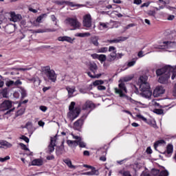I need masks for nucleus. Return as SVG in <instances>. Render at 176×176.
<instances>
[{"label":"nucleus","mask_w":176,"mask_h":176,"mask_svg":"<svg viewBox=\"0 0 176 176\" xmlns=\"http://www.w3.org/2000/svg\"><path fill=\"white\" fill-rule=\"evenodd\" d=\"M133 79V76H128L126 77H124L122 79H121L119 82L118 88H115V93L116 94H118L120 97L122 98H124V100H126L128 102H131V104H134L135 105H138V107H141V105H144V107H146V104L141 103V102H137L131 98L126 96L127 94V88H126V84H124V82H129V80H131Z\"/></svg>","instance_id":"obj_1"},{"label":"nucleus","mask_w":176,"mask_h":176,"mask_svg":"<svg viewBox=\"0 0 176 176\" xmlns=\"http://www.w3.org/2000/svg\"><path fill=\"white\" fill-rule=\"evenodd\" d=\"M138 85L141 91L142 97L150 99L152 97V91L149 83H148V77L146 76H141L138 80Z\"/></svg>","instance_id":"obj_2"},{"label":"nucleus","mask_w":176,"mask_h":176,"mask_svg":"<svg viewBox=\"0 0 176 176\" xmlns=\"http://www.w3.org/2000/svg\"><path fill=\"white\" fill-rule=\"evenodd\" d=\"M172 74L171 79L174 80L176 78V69L173 68L170 65H166L161 69L156 70L157 76H163L164 75H168Z\"/></svg>","instance_id":"obj_3"},{"label":"nucleus","mask_w":176,"mask_h":176,"mask_svg":"<svg viewBox=\"0 0 176 176\" xmlns=\"http://www.w3.org/2000/svg\"><path fill=\"white\" fill-rule=\"evenodd\" d=\"M64 24L67 27H71L72 28L70 29L71 31H75L76 30H79L81 27L80 22L78 20V18L76 16L72 18V17H67L65 19L64 21Z\"/></svg>","instance_id":"obj_4"},{"label":"nucleus","mask_w":176,"mask_h":176,"mask_svg":"<svg viewBox=\"0 0 176 176\" xmlns=\"http://www.w3.org/2000/svg\"><path fill=\"white\" fill-rule=\"evenodd\" d=\"M75 104H76L75 102H71L69 107V112L67 113V118L72 122L75 120V119H76V118L79 116V113H80V108L79 107L75 108Z\"/></svg>","instance_id":"obj_5"},{"label":"nucleus","mask_w":176,"mask_h":176,"mask_svg":"<svg viewBox=\"0 0 176 176\" xmlns=\"http://www.w3.org/2000/svg\"><path fill=\"white\" fill-rule=\"evenodd\" d=\"M41 72L43 75H45L47 78L52 82H56L57 76L54 70L50 69V66H45L41 67Z\"/></svg>","instance_id":"obj_6"},{"label":"nucleus","mask_w":176,"mask_h":176,"mask_svg":"<svg viewBox=\"0 0 176 176\" xmlns=\"http://www.w3.org/2000/svg\"><path fill=\"white\" fill-rule=\"evenodd\" d=\"M98 69V67H97V64L94 63H91L89 64V69L90 71H91V72H93L94 74H91V73L90 72H87V75L89 76L90 78H98L101 76V74H96V72L97 71V69Z\"/></svg>","instance_id":"obj_7"},{"label":"nucleus","mask_w":176,"mask_h":176,"mask_svg":"<svg viewBox=\"0 0 176 176\" xmlns=\"http://www.w3.org/2000/svg\"><path fill=\"white\" fill-rule=\"evenodd\" d=\"M56 3L58 5H67V6H70V8H76V9L84 8L85 6L83 4H78L69 1H57Z\"/></svg>","instance_id":"obj_8"},{"label":"nucleus","mask_w":176,"mask_h":176,"mask_svg":"<svg viewBox=\"0 0 176 176\" xmlns=\"http://www.w3.org/2000/svg\"><path fill=\"white\" fill-rule=\"evenodd\" d=\"M82 25L86 28H90L93 25V19L90 14H86L82 17Z\"/></svg>","instance_id":"obj_9"},{"label":"nucleus","mask_w":176,"mask_h":176,"mask_svg":"<svg viewBox=\"0 0 176 176\" xmlns=\"http://www.w3.org/2000/svg\"><path fill=\"white\" fill-rule=\"evenodd\" d=\"M94 108H96V105L94 104V103H93V102L90 100L86 101L82 107V111H87V115H89V113H90V111H93Z\"/></svg>","instance_id":"obj_10"},{"label":"nucleus","mask_w":176,"mask_h":176,"mask_svg":"<svg viewBox=\"0 0 176 176\" xmlns=\"http://www.w3.org/2000/svg\"><path fill=\"white\" fill-rule=\"evenodd\" d=\"M109 52H110L109 55L108 56V61L112 62L116 60L118 54L116 53V47L113 46H110L109 47Z\"/></svg>","instance_id":"obj_11"},{"label":"nucleus","mask_w":176,"mask_h":176,"mask_svg":"<svg viewBox=\"0 0 176 176\" xmlns=\"http://www.w3.org/2000/svg\"><path fill=\"white\" fill-rule=\"evenodd\" d=\"M164 93H166V89L163 86H157L153 92V96L155 98L162 97V95Z\"/></svg>","instance_id":"obj_12"},{"label":"nucleus","mask_w":176,"mask_h":176,"mask_svg":"<svg viewBox=\"0 0 176 176\" xmlns=\"http://www.w3.org/2000/svg\"><path fill=\"white\" fill-rule=\"evenodd\" d=\"M10 17L9 20L10 21H12L13 23H18V21H20L23 17L21 16V14H16L14 12H10L8 13Z\"/></svg>","instance_id":"obj_13"},{"label":"nucleus","mask_w":176,"mask_h":176,"mask_svg":"<svg viewBox=\"0 0 176 176\" xmlns=\"http://www.w3.org/2000/svg\"><path fill=\"white\" fill-rule=\"evenodd\" d=\"M108 83L107 80H96L93 82L94 86H98V90L102 91L104 90H107V87L102 85L104 83Z\"/></svg>","instance_id":"obj_14"},{"label":"nucleus","mask_w":176,"mask_h":176,"mask_svg":"<svg viewBox=\"0 0 176 176\" xmlns=\"http://www.w3.org/2000/svg\"><path fill=\"white\" fill-rule=\"evenodd\" d=\"M66 90L67 91V97L68 98H72V97H75L76 94V87L72 85H68L66 87Z\"/></svg>","instance_id":"obj_15"},{"label":"nucleus","mask_w":176,"mask_h":176,"mask_svg":"<svg viewBox=\"0 0 176 176\" xmlns=\"http://www.w3.org/2000/svg\"><path fill=\"white\" fill-rule=\"evenodd\" d=\"M175 42L164 41L158 49H175Z\"/></svg>","instance_id":"obj_16"},{"label":"nucleus","mask_w":176,"mask_h":176,"mask_svg":"<svg viewBox=\"0 0 176 176\" xmlns=\"http://www.w3.org/2000/svg\"><path fill=\"white\" fill-rule=\"evenodd\" d=\"M72 135L74 140H77V144L80 148H86V144L83 142L80 136L75 135L74 133H72Z\"/></svg>","instance_id":"obj_17"},{"label":"nucleus","mask_w":176,"mask_h":176,"mask_svg":"<svg viewBox=\"0 0 176 176\" xmlns=\"http://www.w3.org/2000/svg\"><path fill=\"white\" fill-rule=\"evenodd\" d=\"M1 108L3 111H7V109L13 108V103H12L10 100H6L1 104Z\"/></svg>","instance_id":"obj_18"},{"label":"nucleus","mask_w":176,"mask_h":176,"mask_svg":"<svg viewBox=\"0 0 176 176\" xmlns=\"http://www.w3.org/2000/svg\"><path fill=\"white\" fill-rule=\"evenodd\" d=\"M170 76H171V74H165L164 76H160L158 78L159 83H162V85H166V83H168V79H170Z\"/></svg>","instance_id":"obj_19"},{"label":"nucleus","mask_w":176,"mask_h":176,"mask_svg":"<svg viewBox=\"0 0 176 176\" xmlns=\"http://www.w3.org/2000/svg\"><path fill=\"white\" fill-rule=\"evenodd\" d=\"M58 41L59 42H68V43H74V41H75V38H71L68 36H59L58 38Z\"/></svg>","instance_id":"obj_20"},{"label":"nucleus","mask_w":176,"mask_h":176,"mask_svg":"<svg viewBox=\"0 0 176 176\" xmlns=\"http://www.w3.org/2000/svg\"><path fill=\"white\" fill-rule=\"evenodd\" d=\"M13 146V144L11 143H9L7 141L2 140L0 141V148H3V149H8L9 148H12Z\"/></svg>","instance_id":"obj_21"},{"label":"nucleus","mask_w":176,"mask_h":176,"mask_svg":"<svg viewBox=\"0 0 176 176\" xmlns=\"http://www.w3.org/2000/svg\"><path fill=\"white\" fill-rule=\"evenodd\" d=\"M126 39L127 37H118L113 40H108L107 42H109V43H119L120 42H124V41H126Z\"/></svg>","instance_id":"obj_22"},{"label":"nucleus","mask_w":176,"mask_h":176,"mask_svg":"<svg viewBox=\"0 0 176 176\" xmlns=\"http://www.w3.org/2000/svg\"><path fill=\"white\" fill-rule=\"evenodd\" d=\"M82 126H83V120H78L76 121L74 124V130H79L82 129Z\"/></svg>","instance_id":"obj_23"},{"label":"nucleus","mask_w":176,"mask_h":176,"mask_svg":"<svg viewBox=\"0 0 176 176\" xmlns=\"http://www.w3.org/2000/svg\"><path fill=\"white\" fill-rule=\"evenodd\" d=\"M47 16V14H43L40 15L38 17H37L36 20L32 23L34 27H38V25H36V23H42V19L44 17H46Z\"/></svg>","instance_id":"obj_24"},{"label":"nucleus","mask_w":176,"mask_h":176,"mask_svg":"<svg viewBox=\"0 0 176 176\" xmlns=\"http://www.w3.org/2000/svg\"><path fill=\"white\" fill-rule=\"evenodd\" d=\"M55 145H56V140L54 139V138H52L50 144L48 146V149L50 153L54 151Z\"/></svg>","instance_id":"obj_25"},{"label":"nucleus","mask_w":176,"mask_h":176,"mask_svg":"<svg viewBox=\"0 0 176 176\" xmlns=\"http://www.w3.org/2000/svg\"><path fill=\"white\" fill-rule=\"evenodd\" d=\"M29 80H30V82H32V83H34V86H36V87H38V86H39L41 85V80H39V78H38V77L32 78V79H29Z\"/></svg>","instance_id":"obj_26"},{"label":"nucleus","mask_w":176,"mask_h":176,"mask_svg":"<svg viewBox=\"0 0 176 176\" xmlns=\"http://www.w3.org/2000/svg\"><path fill=\"white\" fill-rule=\"evenodd\" d=\"M64 163H65V164H67V166L69 167V168H73L74 170H75V168H76V166H74L72 164V162L71 161V160L69 159H65L63 160Z\"/></svg>","instance_id":"obj_27"},{"label":"nucleus","mask_w":176,"mask_h":176,"mask_svg":"<svg viewBox=\"0 0 176 176\" xmlns=\"http://www.w3.org/2000/svg\"><path fill=\"white\" fill-rule=\"evenodd\" d=\"M165 144H166V142L164 140H158L154 144V149H155V151H157L158 146H162V145H165Z\"/></svg>","instance_id":"obj_28"},{"label":"nucleus","mask_w":176,"mask_h":176,"mask_svg":"<svg viewBox=\"0 0 176 176\" xmlns=\"http://www.w3.org/2000/svg\"><path fill=\"white\" fill-rule=\"evenodd\" d=\"M43 161L41 159H36L32 162L31 166H42Z\"/></svg>","instance_id":"obj_29"},{"label":"nucleus","mask_w":176,"mask_h":176,"mask_svg":"<svg viewBox=\"0 0 176 176\" xmlns=\"http://www.w3.org/2000/svg\"><path fill=\"white\" fill-rule=\"evenodd\" d=\"M91 43H92V44L94 46H98L100 45V43H98V36H92L90 38Z\"/></svg>","instance_id":"obj_30"},{"label":"nucleus","mask_w":176,"mask_h":176,"mask_svg":"<svg viewBox=\"0 0 176 176\" xmlns=\"http://www.w3.org/2000/svg\"><path fill=\"white\" fill-rule=\"evenodd\" d=\"M91 169V171L85 173L84 175H97L98 174V171H97L94 168Z\"/></svg>","instance_id":"obj_31"},{"label":"nucleus","mask_w":176,"mask_h":176,"mask_svg":"<svg viewBox=\"0 0 176 176\" xmlns=\"http://www.w3.org/2000/svg\"><path fill=\"white\" fill-rule=\"evenodd\" d=\"M108 23H102V22H100L99 23V30H100V31H102L104 30H107V28H108Z\"/></svg>","instance_id":"obj_32"},{"label":"nucleus","mask_w":176,"mask_h":176,"mask_svg":"<svg viewBox=\"0 0 176 176\" xmlns=\"http://www.w3.org/2000/svg\"><path fill=\"white\" fill-rule=\"evenodd\" d=\"M67 144L69 146H78V140H67Z\"/></svg>","instance_id":"obj_33"},{"label":"nucleus","mask_w":176,"mask_h":176,"mask_svg":"<svg viewBox=\"0 0 176 176\" xmlns=\"http://www.w3.org/2000/svg\"><path fill=\"white\" fill-rule=\"evenodd\" d=\"M109 50V49L108 50V47H102L96 50V53H107V52H108Z\"/></svg>","instance_id":"obj_34"},{"label":"nucleus","mask_w":176,"mask_h":176,"mask_svg":"<svg viewBox=\"0 0 176 176\" xmlns=\"http://www.w3.org/2000/svg\"><path fill=\"white\" fill-rule=\"evenodd\" d=\"M56 29H46V30H38L36 32L41 34L42 32H54Z\"/></svg>","instance_id":"obj_35"},{"label":"nucleus","mask_w":176,"mask_h":176,"mask_svg":"<svg viewBox=\"0 0 176 176\" xmlns=\"http://www.w3.org/2000/svg\"><path fill=\"white\" fill-rule=\"evenodd\" d=\"M118 174L122 176H131V174H130V172L126 171L124 170H120Z\"/></svg>","instance_id":"obj_36"},{"label":"nucleus","mask_w":176,"mask_h":176,"mask_svg":"<svg viewBox=\"0 0 176 176\" xmlns=\"http://www.w3.org/2000/svg\"><path fill=\"white\" fill-rule=\"evenodd\" d=\"M173 145L171 144H168L166 147V153L168 155H171V153H173Z\"/></svg>","instance_id":"obj_37"},{"label":"nucleus","mask_w":176,"mask_h":176,"mask_svg":"<svg viewBox=\"0 0 176 176\" xmlns=\"http://www.w3.org/2000/svg\"><path fill=\"white\" fill-rule=\"evenodd\" d=\"M19 91L21 94L22 98H25V97H27V91L24 88L21 87Z\"/></svg>","instance_id":"obj_38"},{"label":"nucleus","mask_w":176,"mask_h":176,"mask_svg":"<svg viewBox=\"0 0 176 176\" xmlns=\"http://www.w3.org/2000/svg\"><path fill=\"white\" fill-rule=\"evenodd\" d=\"M0 94L2 95V97L6 98V97H8V89L5 88L3 89H1L0 91Z\"/></svg>","instance_id":"obj_39"},{"label":"nucleus","mask_w":176,"mask_h":176,"mask_svg":"<svg viewBox=\"0 0 176 176\" xmlns=\"http://www.w3.org/2000/svg\"><path fill=\"white\" fill-rule=\"evenodd\" d=\"M135 63L136 61L134 60L127 62L126 63L127 67L126 68V69H127V68H130L131 67H134V65H135Z\"/></svg>","instance_id":"obj_40"},{"label":"nucleus","mask_w":176,"mask_h":176,"mask_svg":"<svg viewBox=\"0 0 176 176\" xmlns=\"http://www.w3.org/2000/svg\"><path fill=\"white\" fill-rule=\"evenodd\" d=\"M98 60H99V61H100V63H104V61L107 60V55L99 54Z\"/></svg>","instance_id":"obj_41"},{"label":"nucleus","mask_w":176,"mask_h":176,"mask_svg":"<svg viewBox=\"0 0 176 176\" xmlns=\"http://www.w3.org/2000/svg\"><path fill=\"white\" fill-rule=\"evenodd\" d=\"M6 85L7 87H11L12 86H14V80H8L6 82Z\"/></svg>","instance_id":"obj_42"},{"label":"nucleus","mask_w":176,"mask_h":176,"mask_svg":"<svg viewBox=\"0 0 176 176\" xmlns=\"http://www.w3.org/2000/svg\"><path fill=\"white\" fill-rule=\"evenodd\" d=\"M51 20L52 21H53V23H54L55 25H56L57 27H58V25L57 24V23H58V20L57 19V18L56 17V16L54 15H51Z\"/></svg>","instance_id":"obj_43"},{"label":"nucleus","mask_w":176,"mask_h":176,"mask_svg":"<svg viewBox=\"0 0 176 176\" xmlns=\"http://www.w3.org/2000/svg\"><path fill=\"white\" fill-rule=\"evenodd\" d=\"M160 104L157 103V100H153L151 102H150V107H159Z\"/></svg>","instance_id":"obj_44"},{"label":"nucleus","mask_w":176,"mask_h":176,"mask_svg":"<svg viewBox=\"0 0 176 176\" xmlns=\"http://www.w3.org/2000/svg\"><path fill=\"white\" fill-rule=\"evenodd\" d=\"M24 112H25V109L22 108V109H19L16 112V116H21V115H23L24 113Z\"/></svg>","instance_id":"obj_45"},{"label":"nucleus","mask_w":176,"mask_h":176,"mask_svg":"<svg viewBox=\"0 0 176 176\" xmlns=\"http://www.w3.org/2000/svg\"><path fill=\"white\" fill-rule=\"evenodd\" d=\"M10 160V157L9 155H7L6 157L2 158L0 157V162L1 163H3L5 162H6V160Z\"/></svg>","instance_id":"obj_46"},{"label":"nucleus","mask_w":176,"mask_h":176,"mask_svg":"<svg viewBox=\"0 0 176 176\" xmlns=\"http://www.w3.org/2000/svg\"><path fill=\"white\" fill-rule=\"evenodd\" d=\"M19 145H20L21 149H23V151H30V149L28 148V147H27V146L23 143H19Z\"/></svg>","instance_id":"obj_47"},{"label":"nucleus","mask_w":176,"mask_h":176,"mask_svg":"<svg viewBox=\"0 0 176 176\" xmlns=\"http://www.w3.org/2000/svg\"><path fill=\"white\" fill-rule=\"evenodd\" d=\"M155 113H157V115H163V109H157L154 110Z\"/></svg>","instance_id":"obj_48"},{"label":"nucleus","mask_w":176,"mask_h":176,"mask_svg":"<svg viewBox=\"0 0 176 176\" xmlns=\"http://www.w3.org/2000/svg\"><path fill=\"white\" fill-rule=\"evenodd\" d=\"M158 176H168V171L162 170L160 173V175Z\"/></svg>","instance_id":"obj_49"},{"label":"nucleus","mask_w":176,"mask_h":176,"mask_svg":"<svg viewBox=\"0 0 176 176\" xmlns=\"http://www.w3.org/2000/svg\"><path fill=\"white\" fill-rule=\"evenodd\" d=\"M23 85V82L20 80H16V81H14V86H21Z\"/></svg>","instance_id":"obj_50"},{"label":"nucleus","mask_w":176,"mask_h":176,"mask_svg":"<svg viewBox=\"0 0 176 176\" xmlns=\"http://www.w3.org/2000/svg\"><path fill=\"white\" fill-rule=\"evenodd\" d=\"M136 118H138V119H141L142 120H143L144 122H146V118L144 117L141 114H138L136 115Z\"/></svg>","instance_id":"obj_51"},{"label":"nucleus","mask_w":176,"mask_h":176,"mask_svg":"<svg viewBox=\"0 0 176 176\" xmlns=\"http://www.w3.org/2000/svg\"><path fill=\"white\" fill-rule=\"evenodd\" d=\"M160 170L157 169H152L151 170V174L152 175L156 176L159 174Z\"/></svg>","instance_id":"obj_52"},{"label":"nucleus","mask_w":176,"mask_h":176,"mask_svg":"<svg viewBox=\"0 0 176 176\" xmlns=\"http://www.w3.org/2000/svg\"><path fill=\"white\" fill-rule=\"evenodd\" d=\"M21 140H23V141H25V142H27V144H28V142H30V139L25 135H22L21 137Z\"/></svg>","instance_id":"obj_53"},{"label":"nucleus","mask_w":176,"mask_h":176,"mask_svg":"<svg viewBox=\"0 0 176 176\" xmlns=\"http://www.w3.org/2000/svg\"><path fill=\"white\" fill-rule=\"evenodd\" d=\"M39 109L40 111H42V112H46V111H47V107L45 106H40Z\"/></svg>","instance_id":"obj_54"},{"label":"nucleus","mask_w":176,"mask_h":176,"mask_svg":"<svg viewBox=\"0 0 176 176\" xmlns=\"http://www.w3.org/2000/svg\"><path fill=\"white\" fill-rule=\"evenodd\" d=\"M99 56H100V54H92L91 55V57H92V58L97 59V60H98Z\"/></svg>","instance_id":"obj_55"},{"label":"nucleus","mask_w":176,"mask_h":176,"mask_svg":"<svg viewBox=\"0 0 176 176\" xmlns=\"http://www.w3.org/2000/svg\"><path fill=\"white\" fill-rule=\"evenodd\" d=\"M30 69H32V67H22L19 68V71H30Z\"/></svg>","instance_id":"obj_56"},{"label":"nucleus","mask_w":176,"mask_h":176,"mask_svg":"<svg viewBox=\"0 0 176 176\" xmlns=\"http://www.w3.org/2000/svg\"><path fill=\"white\" fill-rule=\"evenodd\" d=\"M174 19H175V16L174 15H168L167 20H168L169 21H173Z\"/></svg>","instance_id":"obj_57"},{"label":"nucleus","mask_w":176,"mask_h":176,"mask_svg":"<svg viewBox=\"0 0 176 176\" xmlns=\"http://www.w3.org/2000/svg\"><path fill=\"white\" fill-rule=\"evenodd\" d=\"M133 3H135V5H141L142 0H134Z\"/></svg>","instance_id":"obj_58"},{"label":"nucleus","mask_w":176,"mask_h":176,"mask_svg":"<svg viewBox=\"0 0 176 176\" xmlns=\"http://www.w3.org/2000/svg\"><path fill=\"white\" fill-rule=\"evenodd\" d=\"M148 16H155L156 14V12L153 10H150L148 12Z\"/></svg>","instance_id":"obj_59"},{"label":"nucleus","mask_w":176,"mask_h":176,"mask_svg":"<svg viewBox=\"0 0 176 176\" xmlns=\"http://www.w3.org/2000/svg\"><path fill=\"white\" fill-rule=\"evenodd\" d=\"M146 153H148V155H151L152 153V148H151V146H148L147 148H146Z\"/></svg>","instance_id":"obj_60"},{"label":"nucleus","mask_w":176,"mask_h":176,"mask_svg":"<svg viewBox=\"0 0 176 176\" xmlns=\"http://www.w3.org/2000/svg\"><path fill=\"white\" fill-rule=\"evenodd\" d=\"M144 52H142V51H140V52H138V56L140 58H141L142 57H144Z\"/></svg>","instance_id":"obj_61"},{"label":"nucleus","mask_w":176,"mask_h":176,"mask_svg":"<svg viewBox=\"0 0 176 176\" xmlns=\"http://www.w3.org/2000/svg\"><path fill=\"white\" fill-rule=\"evenodd\" d=\"M14 97L15 98H19V97H20V94H19L18 91H15V92L14 93Z\"/></svg>","instance_id":"obj_62"},{"label":"nucleus","mask_w":176,"mask_h":176,"mask_svg":"<svg viewBox=\"0 0 176 176\" xmlns=\"http://www.w3.org/2000/svg\"><path fill=\"white\" fill-rule=\"evenodd\" d=\"M29 10L30 12H32V13H38V10L32 8H29Z\"/></svg>","instance_id":"obj_63"},{"label":"nucleus","mask_w":176,"mask_h":176,"mask_svg":"<svg viewBox=\"0 0 176 176\" xmlns=\"http://www.w3.org/2000/svg\"><path fill=\"white\" fill-rule=\"evenodd\" d=\"M122 57H123V54L122 53H118L117 54V58H122Z\"/></svg>","instance_id":"obj_64"}]
</instances>
